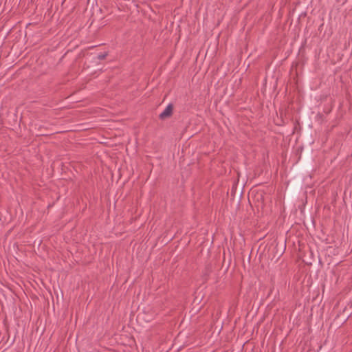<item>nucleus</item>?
Wrapping results in <instances>:
<instances>
[{
  "instance_id": "1",
  "label": "nucleus",
  "mask_w": 352,
  "mask_h": 352,
  "mask_svg": "<svg viewBox=\"0 0 352 352\" xmlns=\"http://www.w3.org/2000/svg\"><path fill=\"white\" fill-rule=\"evenodd\" d=\"M155 311L151 307H146L142 313L139 314L138 320H151L155 315Z\"/></svg>"
},
{
  "instance_id": "2",
  "label": "nucleus",
  "mask_w": 352,
  "mask_h": 352,
  "mask_svg": "<svg viewBox=\"0 0 352 352\" xmlns=\"http://www.w3.org/2000/svg\"><path fill=\"white\" fill-rule=\"evenodd\" d=\"M173 112V105L168 104L163 112L161 113L160 117L162 119H165L169 117Z\"/></svg>"
}]
</instances>
